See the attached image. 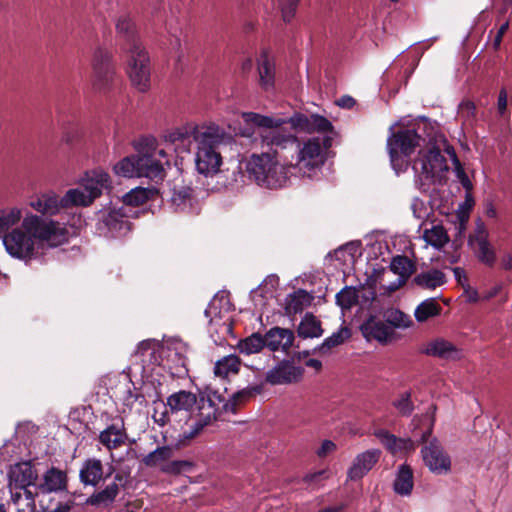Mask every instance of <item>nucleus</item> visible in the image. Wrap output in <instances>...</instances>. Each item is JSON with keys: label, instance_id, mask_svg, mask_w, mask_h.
I'll list each match as a JSON object with an SVG mask.
<instances>
[{"label": "nucleus", "instance_id": "31", "mask_svg": "<svg viewBox=\"0 0 512 512\" xmlns=\"http://www.w3.org/2000/svg\"><path fill=\"white\" fill-rule=\"evenodd\" d=\"M414 487V474L410 465L404 463L398 467L393 482L394 492L400 496H409Z\"/></svg>", "mask_w": 512, "mask_h": 512}, {"label": "nucleus", "instance_id": "22", "mask_svg": "<svg viewBox=\"0 0 512 512\" xmlns=\"http://www.w3.org/2000/svg\"><path fill=\"white\" fill-rule=\"evenodd\" d=\"M380 456L379 449H370L358 454L348 470V478L353 481L363 478L379 461Z\"/></svg>", "mask_w": 512, "mask_h": 512}, {"label": "nucleus", "instance_id": "19", "mask_svg": "<svg viewBox=\"0 0 512 512\" xmlns=\"http://www.w3.org/2000/svg\"><path fill=\"white\" fill-rule=\"evenodd\" d=\"M197 402L198 395L186 390L174 392L167 397L169 412L174 415V420L180 416L191 419Z\"/></svg>", "mask_w": 512, "mask_h": 512}, {"label": "nucleus", "instance_id": "7", "mask_svg": "<svg viewBox=\"0 0 512 512\" xmlns=\"http://www.w3.org/2000/svg\"><path fill=\"white\" fill-rule=\"evenodd\" d=\"M246 170L251 179L260 186L274 189L283 187L288 181V169L280 165L275 156L269 152L261 155H252L246 165Z\"/></svg>", "mask_w": 512, "mask_h": 512}, {"label": "nucleus", "instance_id": "52", "mask_svg": "<svg viewBox=\"0 0 512 512\" xmlns=\"http://www.w3.org/2000/svg\"><path fill=\"white\" fill-rule=\"evenodd\" d=\"M300 0H278L279 9L284 22H290L296 13Z\"/></svg>", "mask_w": 512, "mask_h": 512}, {"label": "nucleus", "instance_id": "50", "mask_svg": "<svg viewBox=\"0 0 512 512\" xmlns=\"http://www.w3.org/2000/svg\"><path fill=\"white\" fill-rule=\"evenodd\" d=\"M393 406L397 409L400 415L410 416L414 411V404L411 400V392L406 391L399 395V398L393 401Z\"/></svg>", "mask_w": 512, "mask_h": 512}, {"label": "nucleus", "instance_id": "60", "mask_svg": "<svg viewBox=\"0 0 512 512\" xmlns=\"http://www.w3.org/2000/svg\"><path fill=\"white\" fill-rule=\"evenodd\" d=\"M469 217H470V213H468L465 210H461L460 208L457 209L456 218L458 221L459 232H462L463 230L466 229V225L469 220Z\"/></svg>", "mask_w": 512, "mask_h": 512}, {"label": "nucleus", "instance_id": "6", "mask_svg": "<svg viewBox=\"0 0 512 512\" xmlns=\"http://www.w3.org/2000/svg\"><path fill=\"white\" fill-rule=\"evenodd\" d=\"M246 170L251 179L260 186L274 189L283 187L288 181V169L280 165L275 156L269 152L261 155H252L246 165Z\"/></svg>", "mask_w": 512, "mask_h": 512}, {"label": "nucleus", "instance_id": "17", "mask_svg": "<svg viewBox=\"0 0 512 512\" xmlns=\"http://www.w3.org/2000/svg\"><path fill=\"white\" fill-rule=\"evenodd\" d=\"M304 369L295 366L291 360H282L265 376V381L271 385H287L301 380Z\"/></svg>", "mask_w": 512, "mask_h": 512}, {"label": "nucleus", "instance_id": "15", "mask_svg": "<svg viewBox=\"0 0 512 512\" xmlns=\"http://www.w3.org/2000/svg\"><path fill=\"white\" fill-rule=\"evenodd\" d=\"M488 237L489 234L485 225L479 223L474 233L469 235L468 245L473 249L476 259L481 264L493 268L497 261V255Z\"/></svg>", "mask_w": 512, "mask_h": 512}, {"label": "nucleus", "instance_id": "41", "mask_svg": "<svg viewBox=\"0 0 512 512\" xmlns=\"http://www.w3.org/2000/svg\"><path fill=\"white\" fill-rule=\"evenodd\" d=\"M22 210L17 207H11L0 210V235L9 233V229L20 222Z\"/></svg>", "mask_w": 512, "mask_h": 512}, {"label": "nucleus", "instance_id": "21", "mask_svg": "<svg viewBox=\"0 0 512 512\" xmlns=\"http://www.w3.org/2000/svg\"><path fill=\"white\" fill-rule=\"evenodd\" d=\"M289 121L292 129H298L307 133H326L333 131L332 123L324 116L318 114H312L310 116L295 114L289 118Z\"/></svg>", "mask_w": 512, "mask_h": 512}, {"label": "nucleus", "instance_id": "56", "mask_svg": "<svg viewBox=\"0 0 512 512\" xmlns=\"http://www.w3.org/2000/svg\"><path fill=\"white\" fill-rule=\"evenodd\" d=\"M163 406H164V411L159 413L155 409L154 414H153L154 421L162 426L165 425L166 423L170 422L172 420V418L174 419V415L170 414V412H169V407H168L167 403L163 404Z\"/></svg>", "mask_w": 512, "mask_h": 512}, {"label": "nucleus", "instance_id": "61", "mask_svg": "<svg viewBox=\"0 0 512 512\" xmlns=\"http://www.w3.org/2000/svg\"><path fill=\"white\" fill-rule=\"evenodd\" d=\"M336 449V445L331 440H324L320 446V448L317 451V455L319 457H325L330 452L334 451Z\"/></svg>", "mask_w": 512, "mask_h": 512}, {"label": "nucleus", "instance_id": "12", "mask_svg": "<svg viewBox=\"0 0 512 512\" xmlns=\"http://www.w3.org/2000/svg\"><path fill=\"white\" fill-rule=\"evenodd\" d=\"M330 136L313 137L299 150L297 166L304 172L321 167L326 160V152L332 146Z\"/></svg>", "mask_w": 512, "mask_h": 512}, {"label": "nucleus", "instance_id": "26", "mask_svg": "<svg viewBox=\"0 0 512 512\" xmlns=\"http://www.w3.org/2000/svg\"><path fill=\"white\" fill-rule=\"evenodd\" d=\"M258 84L264 91H270L275 85V64L267 51H262L257 59Z\"/></svg>", "mask_w": 512, "mask_h": 512}, {"label": "nucleus", "instance_id": "5", "mask_svg": "<svg viewBox=\"0 0 512 512\" xmlns=\"http://www.w3.org/2000/svg\"><path fill=\"white\" fill-rule=\"evenodd\" d=\"M243 119L248 124L265 129L260 134L261 146L262 148H267V152H272V156H275L279 149H285L297 140L291 131L284 128L285 124H290L289 118L284 119L255 112H246L243 113Z\"/></svg>", "mask_w": 512, "mask_h": 512}, {"label": "nucleus", "instance_id": "32", "mask_svg": "<svg viewBox=\"0 0 512 512\" xmlns=\"http://www.w3.org/2000/svg\"><path fill=\"white\" fill-rule=\"evenodd\" d=\"M446 283V275L439 269L421 272L412 279V284L427 290H433Z\"/></svg>", "mask_w": 512, "mask_h": 512}, {"label": "nucleus", "instance_id": "53", "mask_svg": "<svg viewBox=\"0 0 512 512\" xmlns=\"http://www.w3.org/2000/svg\"><path fill=\"white\" fill-rule=\"evenodd\" d=\"M192 463L187 460H174L167 463L162 470L169 474H180L183 471H188L192 467Z\"/></svg>", "mask_w": 512, "mask_h": 512}, {"label": "nucleus", "instance_id": "38", "mask_svg": "<svg viewBox=\"0 0 512 512\" xmlns=\"http://www.w3.org/2000/svg\"><path fill=\"white\" fill-rule=\"evenodd\" d=\"M390 270L399 277L409 279L416 271V264L406 255H397L392 258Z\"/></svg>", "mask_w": 512, "mask_h": 512}, {"label": "nucleus", "instance_id": "34", "mask_svg": "<svg viewBox=\"0 0 512 512\" xmlns=\"http://www.w3.org/2000/svg\"><path fill=\"white\" fill-rule=\"evenodd\" d=\"M119 494V485L115 482L108 484L104 489L90 495L86 504L91 506H110Z\"/></svg>", "mask_w": 512, "mask_h": 512}, {"label": "nucleus", "instance_id": "40", "mask_svg": "<svg viewBox=\"0 0 512 512\" xmlns=\"http://www.w3.org/2000/svg\"><path fill=\"white\" fill-rule=\"evenodd\" d=\"M264 347H266L265 335L262 336L258 332L240 340L238 344L239 351L247 355L259 353Z\"/></svg>", "mask_w": 512, "mask_h": 512}, {"label": "nucleus", "instance_id": "16", "mask_svg": "<svg viewBox=\"0 0 512 512\" xmlns=\"http://www.w3.org/2000/svg\"><path fill=\"white\" fill-rule=\"evenodd\" d=\"M38 474L31 461L14 464L8 471V487L10 492L30 490L36 485Z\"/></svg>", "mask_w": 512, "mask_h": 512}, {"label": "nucleus", "instance_id": "4", "mask_svg": "<svg viewBox=\"0 0 512 512\" xmlns=\"http://www.w3.org/2000/svg\"><path fill=\"white\" fill-rule=\"evenodd\" d=\"M154 140L147 143L146 147L139 149L137 155L123 158L114 165V172L122 177H145L155 184L161 183L166 171L164 165H169V159L164 149L153 146Z\"/></svg>", "mask_w": 512, "mask_h": 512}, {"label": "nucleus", "instance_id": "33", "mask_svg": "<svg viewBox=\"0 0 512 512\" xmlns=\"http://www.w3.org/2000/svg\"><path fill=\"white\" fill-rule=\"evenodd\" d=\"M313 297L304 289L289 294L285 300V312L288 315L298 314L311 304Z\"/></svg>", "mask_w": 512, "mask_h": 512}, {"label": "nucleus", "instance_id": "10", "mask_svg": "<svg viewBox=\"0 0 512 512\" xmlns=\"http://www.w3.org/2000/svg\"><path fill=\"white\" fill-rule=\"evenodd\" d=\"M226 402L224 397L213 390L200 391L198 394V402L196 405L197 414L194 423L189 431L184 432L185 439L196 437L207 425L216 421L222 414L226 412L223 404Z\"/></svg>", "mask_w": 512, "mask_h": 512}, {"label": "nucleus", "instance_id": "46", "mask_svg": "<svg viewBox=\"0 0 512 512\" xmlns=\"http://www.w3.org/2000/svg\"><path fill=\"white\" fill-rule=\"evenodd\" d=\"M35 499L38 498V503L43 512H69L71 505L64 502H55L53 493H49L47 498H42V494L34 492Z\"/></svg>", "mask_w": 512, "mask_h": 512}, {"label": "nucleus", "instance_id": "29", "mask_svg": "<svg viewBox=\"0 0 512 512\" xmlns=\"http://www.w3.org/2000/svg\"><path fill=\"white\" fill-rule=\"evenodd\" d=\"M125 210L126 207L122 206L118 210H111L104 216L103 223L109 231L120 235L130 231L131 222L128 220Z\"/></svg>", "mask_w": 512, "mask_h": 512}, {"label": "nucleus", "instance_id": "20", "mask_svg": "<svg viewBox=\"0 0 512 512\" xmlns=\"http://www.w3.org/2000/svg\"><path fill=\"white\" fill-rule=\"evenodd\" d=\"M362 335L368 340H376L381 344H388L395 339V331L384 320L370 316L360 326Z\"/></svg>", "mask_w": 512, "mask_h": 512}, {"label": "nucleus", "instance_id": "28", "mask_svg": "<svg viewBox=\"0 0 512 512\" xmlns=\"http://www.w3.org/2000/svg\"><path fill=\"white\" fill-rule=\"evenodd\" d=\"M30 206L42 215H56L62 207V200L55 192L42 193L30 201Z\"/></svg>", "mask_w": 512, "mask_h": 512}, {"label": "nucleus", "instance_id": "27", "mask_svg": "<svg viewBox=\"0 0 512 512\" xmlns=\"http://www.w3.org/2000/svg\"><path fill=\"white\" fill-rule=\"evenodd\" d=\"M422 353L445 360H456L460 357L457 347L442 338L427 343Z\"/></svg>", "mask_w": 512, "mask_h": 512}, {"label": "nucleus", "instance_id": "55", "mask_svg": "<svg viewBox=\"0 0 512 512\" xmlns=\"http://www.w3.org/2000/svg\"><path fill=\"white\" fill-rule=\"evenodd\" d=\"M156 346H157V343L154 340H150V339L143 340L138 344L137 349L135 351V355L139 356L143 359V356L145 355V353L147 351L151 350V355L154 354V352L156 350Z\"/></svg>", "mask_w": 512, "mask_h": 512}, {"label": "nucleus", "instance_id": "48", "mask_svg": "<svg viewBox=\"0 0 512 512\" xmlns=\"http://www.w3.org/2000/svg\"><path fill=\"white\" fill-rule=\"evenodd\" d=\"M424 237L427 243L436 248H441L449 242L447 231L441 225H436L430 230H426Z\"/></svg>", "mask_w": 512, "mask_h": 512}, {"label": "nucleus", "instance_id": "47", "mask_svg": "<svg viewBox=\"0 0 512 512\" xmlns=\"http://www.w3.org/2000/svg\"><path fill=\"white\" fill-rule=\"evenodd\" d=\"M384 322L394 328H407L412 323L409 316L399 309H390L384 313Z\"/></svg>", "mask_w": 512, "mask_h": 512}, {"label": "nucleus", "instance_id": "64", "mask_svg": "<svg viewBox=\"0 0 512 512\" xmlns=\"http://www.w3.org/2000/svg\"><path fill=\"white\" fill-rule=\"evenodd\" d=\"M453 273L457 283L460 284L462 287L463 285L468 284V279L463 268L455 267L453 268Z\"/></svg>", "mask_w": 512, "mask_h": 512}, {"label": "nucleus", "instance_id": "44", "mask_svg": "<svg viewBox=\"0 0 512 512\" xmlns=\"http://www.w3.org/2000/svg\"><path fill=\"white\" fill-rule=\"evenodd\" d=\"M350 337V331L347 327H342L339 331L326 338L321 345L314 349L322 354L328 353L332 348L341 345L345 339Z\"/></svg>", "mask_w": 512, "mask_h": 512}, {"label": "nucleus", "instance_id": "43", "mask_svg": "<svg viewBox=\"0 0 512 512\" xmlns=\"http://www.w3.org/2000/svg\"><path fill=\"white\" fill-rule=\"evenodd\" d=\"M239 369V357L236 355H229L216 362L214 372L217 376L227 377L230 373L237 374Z\"/></svg>", "mask_w": 512, "mask_h": 512}, {"label": "nucleus", "instance_id": "54", "mask_svg": "<svg viewBox=\"0 0 512 512\" xmlns=\"http://www.w3.org/2000/svg\"><path fill=\"white\" fill-rule=\"evenodd\" d=\"M476 105L471 100H464L459 105V114L465 119L475 117Z\"/></svg>", "mask_w": 512, "mask_h": 512}, {"label": "nucleus", "instance_id": "18", "mask_svg": "<svg viewBox=\"0 0 512 512\" xmlns=\"http://www.w3.org/2000/svg\"><path fill=\"white\" fill-rule=\"evenodd\" d=\"M67 489V473L54 466L49 468L42 475L41 482L35 485L36 494H42L44 499L49 496V493L66 492Z\"/></svg>", "mask_w": 512, "mask_h": 512}, {"label": "nucleus", "instance_id": "49", "mask_svg": "<svg viewBox=\"0 0 512 512\" xmlns=\"http://www.w3.org/2000/svg\"><path fill=\"white\" fill-rule=\"evenodd\" d=\"M336 303L342 309H350L358 303V292L352 286H346L336 294Z\"/></svg>", "mask_w": 512, "mask_h": 512}, {"label": "nucleus", "instance_id": "3", "mask_svg": "<svg viewBox=\"0 0 512 512\" xmlns=\"http://www.w3.org/2000/svg\"><path fill=\"white\" fill-rule=\"evenodd\" d=\"M116 30L123 42L122 50L127 55V72L132 85L139 92L148 91L151 76L150 58L139 40L134 22L127 15L120 16Z\"/></svg>", "mask_w": 512, "mask_h": 512}, {"label": "nucleus", "instance_id": "35", "mask_svg": "<svg viewBox=\"0 0 512 512\" xmlns=\"http://www.w3.org/2000/svg\"><path fill=\"white\" fill-rule=\"evenodd\" d=\"M127 434L123 428L112 424L103 430L99 435V441L107 449L112 450L125 444Z\"/></svg>", "mask_w": 512, "mask_h": 512}, {"label": "nucleus", "instance_id": "57", "mask_svg": "<svg viewBox=\"0 0 512 512\" xmlns=\"http://www.w3.org/2000/svg\"><path fill=\"white\" fill-rule=\"evenodd\" d=\"M463 289V295L466 297L467 302L477 303L479 300H481L478 291L472 288L469 284L463 285Z\"/></svg>", "mask_w": 512, "mask_h": 512}, {"label": "nucleus", "instance_id": "62", "mask_svg": "<svg viewBox=\"0 0 512 512\" xmlns=\"http://www.w3.org/2000/svg\"><path fill=\"white\" fill-rule=\"evenodd\" d=\"M79 137V133H78V130L76 127H72L70 130H68L67 132H65L64 136H63V141L67 144V145H72L76 142V140L78 139Z\"/></svg>", "mask_w": 512, "mask_h": 512}, {"label": "nucleus", "instance_id": "36", "mask_svg": "<svg viewBox=\"0 0 512 512\" xmlns=\"http://www.w3.org/2000/svg\"><path fill=\"white\" fill-rule=\"evenodd\" d=\"M323 332L320 320L312 313H306L297 328L298 336L303 339L320 337Z\"/></svg>", "mask_w": 512, "mask_h": 512}, {"label": "nucleus", "instance_id": "9", "mask_svg": "<svg viewBox=\"0 0 512 512\" xmlns=\"http://www.w3.org/2000/svg\"><path fill=\"white\" fill-rule=\"evenodd\" d=\"M21 225L34 242H45L51 247H57L69 240V231L66 227L32 213L25 215Z\"/></svg>", "mask_w": 512, "mask_h": 512}, {"label": "nucleus", "instance_id": "2", "mask_svg": "<svg viewBox=\"0 0 512 512\" xmlns=\"http://www.w3.org/2000/svg\"><path fill=\"white\" fill-rule=\"evenodd\" d=\"M164 140L181 152L189 151L192 140L197 143L196 170L206 177L218 173L222 164L220 146L231 142L232 136L218 125L198 126L187 123L164 134Z\"/></svg>", "mask_w": 512, "mask_h": 512}, {"label": "nucleus", "instance_id": "59", "mask_svg": "<svg viewBox=\"0 0 512 512\" xmlns=\"http://www.w3.org/2000/svg\"><path fill=\"white\" fill-rule=\"evenodd\" d=\"M497 110L501 116L504 115L507 110V90H506V88H502L499 92L498 101H497Z\"/></svg>", "mask_w": 512, "mask_h": 512}, {"label": "nucleus", "instance_id": "1", "mask_svg": "<svg viewBox=\"0 0 512 512\" xmlns=\"http://www.w3.org/2000/svg\"><path fill=\"white\" fill-rule=\"evenodd\" d=\"M387 147L391 165L397 173L407 169L409 157L418 147V155L412 164L414 172L429 184L443 185L446 182L447 159L437 146L433 128L426 121L394 132L388 138Z\"/></svg>", "mask_w": 512, "mask_h": 512}, {"label": "nucleus", "instance_id": "11", "mask_svg": "<svg viewBox=\"0 0 512 512\" xmlns=\"http://www.w3.org/2000/svg\"><path fill=\"white\" fill-rule=\"evenodd\" d=\"M433 430V421H429L425 431L421 433L420 443L424 444L421 455L428 469L437 475H445L451 471V458L440 442L433 438L429 441Z\"/></svg>", "mask_w": 512, "mask_h": 512}, {"label": "nucleus", "instance_id": "24", "mask_svg": "<svg viewBox=\"0 0 512 512\" xmlns=\"http://www.w3.org/2000/svg\"><path fill=\"white\" fill-rule=\"evenodd\" d=\"M111 471L104 476V466L102 461L97 458L86 459L79 471L80 482L84 486L96 487L102 480L110 476Z\"/></svg>", "mask_w": 512, "mask_h": 512}, {"label": "nucleus", "instance_id": "42", "mask_svg": "<svg viewBox=\"0 0 512 512\" xmlns=\"http://www.w3.org/2000/svg\"><path fill=\"white\" fill-rule=\"evenodd\" d=\"M261 388L259 386H253L245 388L241 391H238L233 394L230 401H226L223 404V409L225 411H231L233 413L236 412L237 406L243 402L248 401L252 397H254L256 394L260 393Z\"/></svg>", "mask_w": 512, "mask_h": 512}, {"label": "nucleus", "instance_id": "63", "mask_svg": "<svg viewBox=\"0 0 512 512\" xmlns=\"http://www.w3.org/2000/svg\"><path fill=\"white\" fill-rule=\"evenodd\" d=\"M336 104L339 107L346 108V109H351L356 104V101H355V99L353 97H351L349 95H344V96L340 97L336 101Z\"/></svg>", "mask_w": 512, "mask_h": 512}, {"label": "nucleus", "instance_id": "14", "mask_svg": "<svg viewBox=\"0 0 512 512\" xmlns=\"http://www.w3.org/2000/svg\"><path fill=\"white\" fill-rule=\"evenodd\" d=\"M7 253L17 259H31L35 252V242L21 227L13 228L2 237Z\"/></svg>", "mask_w": 512, "mask_h": 512}, {"label": "nucleus", "instance_id": "45", "mask_svg": "<svg viewBox=\"0 0 512 512\" xmlns=\"http://www.w3.org/2000/svg\"><path fill=\"white\" fill-rule=\"evenodd\" d=\"M173 456V449L170 446L157 447L142 459L147 467H155L162 462L168 461Z\"/></svg>", "mask_w": 512, "mask_h": 512}, {"label": "nucleus", "instance_id": "13", "mask_svg": "<svg viewBox=\"0 0 512 512\" xmlns=\"http://www.w3.org/2000/svg\"><path fill=\"white\" fill-rule=\"evenodd\" d=\"M92 66L94 86L97 89L106 90L116 84L118 77L112 56L108 51L98 48L94 52Z\"/></svg>", "mask_w": 512, "mask_h": 512}, {"label": "nucleus", "instance_id": "8", "mask_svg": "<svg viewBox=\"0 0 512 512\" xmlns=\"http://www.w3.org/2000/svg\"><path fill=\"white\" fill-rule=\"evenodd\" d=\"M109 175L103 171L93 170L85 173L81 179L80 187L69 189L63 197L62 207L88 206L94 199L102 194V190L109 187Z\"/></svg>", "mask_w": 512, "mask_h": 512}, {"label": "nucleus", "instance_id": "23", "mask_svg": "<svg viewBox=\"0 0 512 512\" xmlns=\"http://www.w3.org/2000/svg\"><path fill=\"white\" fill-rule=\"evenodd\" d=\"M373 435L380 441L384 448L392 455L413 451L414 443L410 438H401L383 428L375 429Z\"/></svg>", "mask_w": 512, "mask_h": 512}, {"label": "nucleus", "instance_id": "58", "mask_svg": "<svg viewBox=\"0 0 512 512\" xmlns=\"http://www.w3.org/2000/svg\"><path fill=\"white\" fill-rule=\"evenodd\" d=\"M509 28V21H505L498 29L495 37H494V40H493V48L495 50H498L500 48V45H501V42H502V39H503V36L504 34L507 32Z\"/></svg>", "mask_w": 512, "mask_h": 512}, {"label": "nucleus", "instance_id": "30", "mask_svg": "<svg viewBox=\"0 0 512 512\" xmlns=\"http://www.w3.org/2000/svg\"><path fill=\"white\" fill-rule=\"evenodd\" d=\"M160 194V189L156 185L149 187H136L123 196V206H139L148 200H153Z\"/></svg>", "mask_w": 512, "mask_h": 512}, {"label": "nucleus", "instance_id": "39", "mask_svg": "<svg viewBox=\"0 0 512 512\" xmlns=\"http://www.w3.org/2000/svg\"><path fill=\"white\" fill-rule=\"evenodd\" d=\"M11 500L17 512H36L35 495L31 490L11 492Z\"/></svg>", "mask_w": 512, "mask_h": 512}, {"label": "nucleus", "instance_id": "25", "mask_svg": "<svg viewBox=\"0 0 512 512\" xmlns=\"http://www.w3.org/2000/svg\"><path fill=\"white\" fill-rule=\"evenodd\" d=\"M265 338L266 347L269 350L275 352L281 349L284 352H288L293 346L295 336L292 330L275 326L265 333Z\"/></svg>", "mask_w": 512, "mask_h": 512}, {"label": "nucleus", "instance_id": "37", "mask_svg": "<svg viewBox=\"0 0 512 512\" xmlns=\"http://www.w3.org/2000/svg\"><path fill=\"white\" fill-rule=\"evenodd\" d=\"M442 306L435 298H428L422 301L415 309L414 316L417 322L423 323L428 319L440 315Z\"/></svg>", "mask_w": 512, "mask_h": 512}, {"label": "nucleus", "instance_id": "51", "mask_svg": "<svg viewBox=\"0 0 512 512\" xmlns=\"http://www.w3.org/2000/svg\"><path fill=\"white\" fill-rule=\"evenodd\" d=\"M193 190L187 186L174 187L171 195L172 204L180 208L185 205L187 201L191 200Z\"/></svg>", "mask_w": 512, "mask_h": 512}]
</instances>
